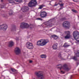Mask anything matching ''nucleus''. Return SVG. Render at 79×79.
<instances>
[{
    "mask_svg": "<svg viewBox=\"0 0 79 79\" xmlns=\"http://www.w3.org/2000/svg\"><path fill=\"white\" fill-rule=\"evenodd\" d=\"M38 19H39V20H41V21H42V19H40V18H38Z\"/></svg>",
    "mask_w": 79,
    "mask_h": 79,
    "instance_id": "36",
    "label": "nucleus"
},
{
    "mask_svg": "<svg viewBox=\"0 0 79 79\" xmlns=\"http://www.w3.org/2000/svg\"><path fill=\"white\" fill-rule=\"evenodd\" d=\"M35 74L36 75L37 78L39 79H44L45 78L43 72L41 71L36 72L35 73Z\"/></svg>",
    "mask_w": 79,
    "mask_h": 79,
    "instance_id": "2",
    "label": "nucleus"
},
{
    "mask_svg": "<svg viewBox=\"0 0 79 79\" xmlns=\"http://www.w3.org/2000/svg\"><path fill=\"white\" fill-rule=\"evenodd\" d=\"M5 7V4L2 3L0 5V7L1 8H4Z\"/></svg>",
    "mask_w": 79,
    "mask_h": 79,
    "instance_id": "17",
    "label": "nucleus"
},
{
    "mask_svg": "<svg viewBox=\"0 0 79 79\" xmlns=\"http://www.w3.org/2000/svg\"><path fill=\"white\" fill-rule=\"evenodd\" d=\"M72 11L74 13H77V10L74 9L72 10Z\"/></svg>",
    "mask_w": 79,
    "mask_h": 79,
    "instance_id": "24",
    "label": "nucleus"
},
{
    "mask_svg": "<svg viewBox=\"0 0 79 79\" xmlns=\"http://www.w3.org/2000/svg\"><path fill=\"white\" fill-rule=\"evenodd\" d=\"M72 59L73 60H77V58H76V57L74 56L72 57Z\"/></svg>",
    "mask_w": 79,
    "mask_h": 79,
    "instance_id": "27",
    "label": "nucleus"
},
{
    "mask_svg": "<svg viewBox=\"0 0 79 79\" xmlns=\"http://www.w3.org/2000/svg\"><path fill=\"white\" fill-rule=\"evenodd\" d=\"M3 0H1V2H3Z\"/></svg>",
    "mask_w": 79,
    "mask_h": 79,
    "instance_id": "37",
    "label": "nucleus"
},
{
    "mask_svg": "<svg viewBox=\"0 0 79 79\" xmlns=\"http://www.w3.org/2000/svg\"><path fill=\"white\" fill-rule=\"evenodd\" d=\"M13 45H14V43H13V42H10L9 45V47H12Z\"/></svg>",
    "mask_w": 79,
    "mask_h": 79,
    "instance_id": "18",
    "label": "nucleus"
},
{
    "mask_svg": "<svg viewBox=\"0 0 79 79\" xmlns=\"http://www.w3.org/2000/svg\"><path fill=\"white\" fill-rule=\"evenodd\" d=\"M52 37L54 38V39H58V36L55 35H52Z\"/></svg>",
    "mask_w": 79,
    "mask_h": 79,
    "instance_id": "21",
    "label": "nucleus"
},
{
    "mask_svg": "<svg viewBox=\"0 0 79 79\" xmlns=\"http://www.w3.org/2000/svg\"><path fill=\"white\" fill-rule=\"evenodd\" d=\"M73 35L75 40L79 42V32L77 31H74L73 33Z\"/></svg>",
    "mask_w": 79,
    "mask_h": 79,
    "instance_id": "3",
    "label": "nucleus"
},
{
    "mask_svg": "<svg viewBox=\"0 0 79 79\" xmlns=\"http://www.w3.org/2000/svg\"><path fill=\"white\" fill-rule=\"evenodd\" d=\"M45 24L46 26H47V27H52V20H49L48 22L46 23Z\"/></svg>",
    "mask_w": 79,
    "mask_h": 79,
    "instance_id": "12",
    "label": "nucleus"
},
{
    "mask_svg": "<svg viewBox=\"0 0 79 79\" xmlns=\"http://www.w3.org/2000/svg\"><path fill=\"white\" fill-rule=\"evenodd\" d=\"M15 39L17 40H19V38H18V37H16V38H15Z\"/></svg>",
    "mask_w": 79,
    "mask_h": 79,
    "instance_id": "32",
    "label": "nucleus"
},
{
    "mask_svg": "<svg viewBox=\"0 0 79 79\" xmlns=\"http://www.w3.org/2000/svg\"><path fill=\"white\" fill-rule=\"evenodd\" d=\"M65 34L66 35V36H65L64 38L65 39H68L71 38V35L70 34V31H66L64 32Z\"/></svg>",
    "mask_w": 79,
    "mask_h": 79,
    "instance_id": "9",
    "label": "nucleus"
},
{
    "mask_svg": "<svg viewBox=\"0 0 79 79\" xmlns=\"http://www.w3.org/2000/svg\"><path fill=\"white\" fill-rule=\"evenodd\" d=\"M77 56L79 57V51H77V52L76 53Z\"/></svg>",
    "mask_w": 79,
    "mask_h": 79,
    "instance_id": "25",
    "label": "nucleus"
},
{
    "mask_svg": "<svg viewBox=\"0 0 79 79\" xmlns=\"http://www.w3.org/2000/svg\"><path fill=\"white\" fill-rule=\"evenodd\" d=\"M57 66H60L61 68H62L65 71H69L70 70V69L68 67V65L66 64H64L63 66H62L61 64L58 65Z\"/></svg>",
    "mask_w": 79,
    "mask_h": 79,
    "instance_id": "5",
    "label": "nucleus"
},
{
    "mask_svg": "<svg viewBox=\"0 0 79 79\" xmlns=\"http://www.w3.org/2000/svg\"><path fill=\"white\" fill-rule=\"evenodd\" d=\"M11 70L12 72H15V71H16V70L13 69L11 68Z\"/></svg>",
    "mask_w": 79,
    "mask_h": 79,
    "instance_id": "29",
    "label": "nucleus"
},
{
    "mask_svg": "<svg viewBox=\"0 0 79 79\" xmlns=\"http://www.w3.org/2000/svg\"><path fill=\"white\" fill-rule=\"evenodd\" d=\"M7 28H8V26L6 24H3L0 25V30L6 31Z\"/></svg>",
    "mask_w": 79,
    "mask_h": 79,
    "instance_id": "8",
    "label": "nucleus"
},
{
    "mask_svg": "<svg viewBox=\"0 0 79 79\" xmlns=\"http://www.w3.org/2000/svg\"><path fill=\"white\" fill-rule=\"evenodd\" d=\"M64 47V48H67V47H69L70 45L69 44H68L67 43H66L63 45Z\"/></svg>",
    "mask_w": 79,
    "mask_h": 79,
    "instance_id": "16",
    "label": "nucleus"
},
{
    "mask_svg": "<svg viewBox=\"0 0 79 79\" xmlns=\"http://www.w3.org/2000/svg\"><path fill=\"white\" fill-rule=\"evenodd\" d=\"M63 19H65V18H64Z\"/></svg>",
    "mask_w": 79,
    "mask_h": 79,
    "instance_id": "38",
    "label": "nucleus"
},
{
    "mask_svg": "<svg viewBox=\"0 0 79 79\" xmlns=\"http://www.w3.org/2000/svg\"><path fill=\"white\" fill-rule=\"evenodd\" d=\"M60 72L62 74H64V73H65V72L63 71H61Z\"/></svg>",
    "mask_w": 79,
    "mask_h": 79,
    "instance_id": "31",
    "label": "nucleus"
},
{
    "mask_svg": "<svg viewBox=\"0 0 79 79\" xmlns=\"http://www.w3.org/2000/svg\"><path fill=\"white\" fill-rule=\"evenodd\" d=\"M17 2H21L23 0H15Z\"/></svg>",
    "mask_w": 79,
    "mask_h": 79,
    "instance_id": "28",
    "label": "nucleus"
},
{
    "mask_svg": "<svg viewBox=\"0 0 79 79\" xmlns=\"http://www.w3.org/2000/svg\"><path fill=\"white\" fill-rule=\"evenodd\" d=\"M60 6H63V4H60Z\"/></svg>",
    "mask_w": 79,
    "mask_h": 79,
    "instance_id": "34",
    "label": "nucleus"
},
{
    "mask_svg": "<svg viewBox=\"0 0 79 79\" xmlns=\"http://www.w3.org/2000/svg\"><path fill=\"white\" fill-rule=\"evenodd\" d=\"M69 24H70V23H69V22L65 21L63 23V26L65 28L68 29V28H69V27H70Z\"/></svg>",
    "mask_w": 79,
    "mask_h": 79,
    "instance_id": "7",
    "label": "nucleus"
},
{
    "mask_svg": "<svg viewBox=\"0 0 79 79\" xmlns=\"http://www.w3.org/2000/svg\"><path fill=\"white\" fill-rule=\"evenodd\" d=\"M48 42L47 40L41 39L39 40L37 43V45L38 46H44L46 45Z\"/></svg>",
    "mask_w": 79,
    "mask_h": 79,
    "instance_id": "1",
    "label": "nucleus"
},
{
    "mask_svg": "<svg viewBox=\"0 0 79 79\" xmlns=\"http://www.w3.org/2000/svg\"><path fill=\"white\" fill-rule=\"evenodd\" d=\"M8 1L10 3H15L14 0H8Z\"/></svg>",
    "mask_w": 79,
    "mask_h": 79,
    "instance_id": "20",
    "label": "nucleus"
},
{
    "mask_svg": "<svg viewBox=\"0 0 79 79\" xmlns=\"http://www.w3.org/2000/svg\"><path fill=\"white\" fill-rule=\"evenodd\" d=\"M29 25L27 23L23 22L21 23L20 25V27L21 28H29Z\"/></svg>",
    "mask_w": 79,
    "mask_h": 79,
    "instance_id": "6",
    "label": "nucleus"
},
{
    "mask_svg": "<svg viewBox=\"0 0 79 79\" xmlns=\"http://www.w3.org/2000/svg\"><path fill=\"white\" fill-rule=\"evenodd\" d=\"M58 56L60 59H61V58H62V56H61V53L59 54Z\"/></svg>",
    "mask_w": 79,
    "mask_h": 79,
    "instance_id": "23",
    "label": "nucleus"
},
{
    "mask_svg": "<svg viewBox=\"0 0 79 79\" xmlns=\"http://www.w3.org/2000/svg\"><path fill=\"white\" fill-rule=\"evenodd\" d=\"M41 57L42 58H46V56L44 54H42L41 55Z\"/></svg>",
    "mask_w": 79,
    "mask_h": 79,
    "instance_id": "22",
    "label": "nucleus"
},
{
    "mask_svg": "<svg viewBox=\"0 0 79 79\" xmlns=\"http://www.w3.org/2000/svg\"><path fill=\"white\" fill-rule=\"evenodd\" d=\"M27 47L29 49H32L33 48V45L32 44L29 42H28L26 44Z\"/></svg>",
    "mask_w": 79,
    "mask_h": 79,
    "instance_id": "10",
    "label": "nucleus"
},
{
    "mask_svg": "<svg viewBox=\"0 0 79 79\" xmlns=\"http://www.w3.org/2000/svg\"><path fill=\"white\" fill-rule=\"evenodd\" d=\"M15 53L17 55L21 54V51L20 50L19 48H15Z\"/></svg>",
    "mask_w": 79,
    "mask_h": 79,
    "instance_id": "13",
    "label": "nucleus"
},
{
    "mask_svg": "<svg viewBox=\"0 0 79 79\" xmlns=\"http://www.w3.org/2000/svg\"><path fill=\"white\" fill-rule=\"evenodd\" d=\"M52 48L54 50H56L57 49V44H54L52 45Z\"/></svg>",
    "mask_w": 79,
    "mask_h": 79,
    "instance_id": "15",
    "label": "nucleus"
},
{
    "mask_svg": "<svg viewBox=\"0 0 79 79\" xmlns=\"http://www.w3.org/2000/svg\"><path fill=\"white\" fill-rule=\"evenodd\" d=\"M61 8H60V10H61Z\"/></svg>",
    "mask_w": 79,
    "mask_h": 79,
    "instance_id": "39",
    "label": "nucleus"
},
{
    "mask_svg": "<svg viewBox=\"0 0 79 79\" xmlns=\"http://www.w3.org/2000/svg\"><path fill=\"white\" fill-rule=\"evenodd\" d=\"M39 8H38V9H42V8H43V7H44V6H45V5L43 4L42 5H40L39 6Z\"/></svg>",
    "mask_w": 79,
    "mask_h": 79,
    "instance_id": "19",
    "label": "nucleus"
},
{
    "mask_svg": "<svg viewBox=\"0 0 79 79\" xmlns=\"http://www.w3.org/2000/svg\"><path fill=\"white\" fill-rule=\"evenodd\" d=\"M8 15H5V16L4 17H5V18H7V17H8Z\"/></svg>",
    "mask_w": 79,
    "mask_h": 79,
    "instance_id": "33",
    "label": "nucleus"
},
{
    "mask_svg": "<svg viewBox=\"0 0 79 79\" xmlns=\"http://www.w3.org/2000/svg\"><path fill=\"white\" fill-rule=\"evenodd\" d=\"M0 10H1V9H0Z\"/></svg>",
    "mask_w": 79,
    "mask_h": 79,
    "instance_id": "40",
    "label": "nucleus"
},
{
    "mask_svg": "<svg viewBox=\"0 0 79 79\" xmlns=\"http://www.w3.org/2000/svg\"><path fill=\"white\" fill-rule=\"evenodd\" d=\"M32 60H30L29 61V63H32Z\"/></svg>",
    "mask_w": 79,
    "mask_h": 79,
    "instance_id": "35",
    "label": "nucleus"
},
{
    "mask_svg": "<svg viewBox=\"0 0 79 79\" xmlns=\"http://www.w3.org/2000/svg\"><path fill=\"white\" fill-rule=\"evenodd\" d=\"M37 1L36 0H32L29 3L28 6L29 7H33L35 6V5L37 3Z\"/></svg>",
    "mask_w": 79,
    "mask_h": 79,
    "instance_id": "4",
    "label": "nucleus"
},
{
    "mask_svg": "<svg viewBox=\"0 0 79 79\" xmlns=\"http://www.w3.org/2000/svg\"><path fill=\"white\" fill-rule=\"evenodd\" d=\"M47 16V13L45 11L42 12L40 14V16L42 18H45Z\"/></svg>",
    "mask_w": 79,
    "mask_h": 79,
    "instance_id": "11",
    "label": "nucleus"
},
{
    "mask_svg": "<svg viewBox=\"0 0 79 79\" xmlns=\"http://www.w3.org/2000/svg\"><path fill=\"white\" fill-rule=\"evenodd\" d=\"M12 30L14 31H16V27H13Z\"/></svg>",
    "mask_w": 79,
    "mask_h": 79,
    "instance_id": "30",
    "label": "nucleus"
},
{
    "mask_svg": "<svg viewBox=\"0 0 79 79\" xmlns=\"http://www.w3.org/2000/svg\"><path fill=\"white\" fill-rule=\"evenodd\" d=\"M13 11L11 10V11H9V15H13Z\"/></svg>",
    "mask_w": 79,
    "mask_h": 79,
    "instance_id": "26",
    "label": "nucleus"
},
{
    "mask_svg": "<svg viewBox=\"0 0 79 79\" xmlns=\"http://www.w3.org/2000/svg\"><path fill=\"white\" fill-rule=\"evenodd\" d=\"M28 10H29V8L27 6L24 7L23 9V11H24V12L27 11Z\"/></svg>",
    "mask_w": 79,
    "mask_h": 79,
    "instance_id": "14",
    "label": "nucleus"
}]
</instances>
